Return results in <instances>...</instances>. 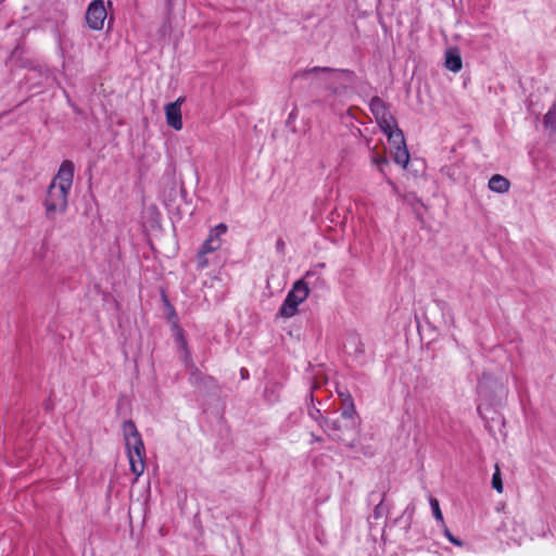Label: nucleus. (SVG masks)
<instances>
[{
	"label": "nucleus",
	"instance_id": "obj_1",
	"mask_svg": "<svg viewBox=\"0 0 556 556\" xmlns=\"http://www.w3.org/2000/svg\"><path fill=\"white\" fill-rule=\"evenodd\" d=\"M74 164L66 160L60 165L56 175L51 180L43 201L46 217L50 220L66 212L68 194L73 186Z\"/></svg>",
	"mask_w": 556,
	"mask_h": 556
},
{
	"label": "nucleus",
	"instance_id": "obj_2",
	"mask_svg": "<svg viewBox=\"0 0 556 556\" xmlns=\"http://www.w3.org/2000/svg\"><path fill=\"white\" fill-rule=\"evenodd\" d=\"M123 437L126 445L127 456L131 472L136 480L144 471L146 448L141 434L132 420H126L122 426Z\"/></svg>",
	"mask_w": 556,
	"mask_h": 556
},
{
	"label": "nucleus",
	"instance_id": "obj_3",
	"mask_svg": "<svg viewBox=\"0 0 556 556\" xmlns=\"http://www.w3.org/2000/svg\"><path fill=\"white\" fill-rule=\"evenodd\" d=\"M315 75L316 78L325 80L326 87L334 93L341 88H346L353 80V73L348 70H332L328 67H313L303 73V76Z\"/></svg>",
	"mask_w": 556,
	"mask_h": 556
},
{
	"label": "nucleus",
	"instance_id": "obj_4",
	"mask_svg": "<svg viewBox=\"0 0 556 556\" xmlns=\"http://www.w3.org/2000/svg\"><path fill=\"white\" fill-rule=\"evenodd\" d=\"M308 295V285L304 279L296 280L279 308V316L283 318L293 317L298 313V306L303 303Z\"/></svg>",
	"mask_w": 556,
	"mask_h": 556
},
{
	"label": "nucleus",
	"instance_id": "obj_5",
	"mask_svg": "<svg viewBox=\"0 0 556 556\" xmlns=\"http://www.w3.org/2000/svg\"><path fill=\"white\" fill-rule=\"evenodd\" d=\"M369 108L386 136H389L390 132L401 130L396 126L395 118L389 112L386 103L380 98H372L370 100Z\"/></svg>",
	"mask_w": 556,
	"mask_h": 556
},
{
	"label": "nucleus",
	"instance_id": "obj_6",
	"mask_svg": "<svg viewBox=\"0 0 556 556\" xmlns=\"http://www.w3.org/2000/svg\"><path fill=\"white\" fill-rule=\"evenodd\" d=\"M387 137L391 146L394 162L405 168L409 162V153L406 149L402 130L390 132Z\"/></svg>",
	"mask_w": 556,
	"mask_h": 556
},
{
	"label": "nucleus",
	"instance_id": "obj_7",
	"mask_svg": "<svg viewBox=\"0 0 556 556\" xmlns=\"http://www.w3.org/2000/svg\"><path fill=\"white\" fill-rule=\"evenodd\" d=\"M106 16L108 12L103 0H93L88 5L86 12V22L91 29H102Z\"/></svg>",
	"mask_w": 556,
	"mask_h": 556
},
{
	"label": "nucleus",
	"instance_id": "obj_8",
	"mask_svg": "<svg viewBox=\"0 0 556 556\" xmlns=\"http://www.w3.org/2000/svg\"><path fill=\"white\" fill-rule=\"evenodd\" d=\"M184 101L185 98L179 97L176 101L166 104L164 108L166 123L175 130H180L182 128L181 105Z\"/></svg>",
	"mask_w": 556,
	"mask_h": 556
},
{
	"label": "nucleus",
	"instance_id": "obj_9",
	"mask_svg": "<svg viewBox=\"0 0 556 556\" xmlns=\"http://www.w3.org/2000/svg\"><path fill=\"white\" fill-rule=\"evenodd\" d=\"M165 305L168 308V320L172 321L173 329L175 331V338L178 345L185 351L186 363L189 361V351L187 350V341L184 337L182 329L177 324V315L174 307L165 299Z\"/></svg>",
	"mask_w": 556,
	"mask_h": 556
},
{
	"label": "nucleus",
	"instance_id": "obj_10",
	"mask_svg": "<svg viewBox=\"0 0 556 556\" xmlns=\"http://www.w3.org/2000/svg\"><path fill=\"white\" fill-rule=\"evenodd\" d=\"M488 186L494 192L506 193L509 190L510 182L504 176L496 174L489 179Z\"/></svg>",
	"mask_w": 556,
	"mask_h": 556
},
{
	"label": "nucleus",
	"instance_id": "obj_11",
	"mask_svg": "<svg viewBox=\"0 0 556 556\" xmlns=\"http://www.w3.org/2000/svg\"><path fill=\"white\" fill-rule=\"evenodd\" d=\"M463 62L459 52L456 49L446 51L445 54V67L454 73L462 70Z\"/></svg>",
	"mask_w": 556,
	"mask_h": 556
},
{
	"label": "nucleus",
	"instance_id": "obj_12",
	"mask_svg": "<svg viewBox=\"0 0 556 556\" xmlns=\"http://www.w3.org/2000/svg\"><path fill=\"white\" fill-rule=\"evenodd\" d=\"M345 402H349V406L341 413V417L348 420L352 427L356 425L355 409L350 395L346 396Z\"/></svg>",
	"mask_w": 556,
	"mask_h": 556
},
{
	"label": "nucleus",
	"instance_id": "obj_13",
	"mask_svg": "<svg viewBox=\"0 0 556 556\" xmlns=\"http://www.w3.org/2000/svg\"><path fill=\"white\" fill-rule=\"evenodd\" d=\"M226 231H227V226L225 224H219V225L215 226L210 231V235H208L207 239H212L214 242H216L218 244V249H219L220 245H222L220 237L223 235H225Z\"/></svg>",
	"mask_w": 556,
	"mask_h": 556
},
{
	"label": "nucleus",
	"instance_id": "obj_14",
	"mask_svg": "<svg viewBox=\"0 0 556 556\" xmlns=\"http://www.w3.org/2000/svg\"><path fill=\"white\" fill-rule=\"evenodd\" d=\"M544 125L552 130L556 129V104H554L544 117Z\"/></svg>",
	"mask_w": 556,
	"mask_h": 556
},
{
	"label": "nucleus",
	"instance_id": "obj_15",
	"mask_svg": "<svg viewBox=\"0 0 556 556\" xmlns=\"http://www.w3.org/2000/svg\"><path fill=\"white\" fill-rule=\"evenodd\" d=\"M323 426L327 431H329L337 440H342L341 437L337 433L341 426L339 424V420H329L325 419Z\"/></svg>",
	"mask_w": 556,
	"mask_h": 556
},
{
	"label": "nucleus",
	"instance_id": "obj_16",
	"mask_svg": "<svg viewBox=\"0 0 556 556\" xmlns=\"http://www.w3.org/2000/svg\"><path fill=\"white\" fill-rule=\"evenodd\" d=\"M430 506H431V509H432V513H433V516H434L435 520L438 522H440L441 526H444L445 522H444V519H443L442 511L440 509L439 501L437 498H434V497H431L430 498Z\"/></svg>",
	"mask_w": 556,
	"mask_h": 556
},
{
	"label": "nucleus",
	"instance_id": "obj_17",
	"mask_svg": "<svg viewBox=\"0 0 556 556\" xmlns=\"http://www.w3.org/2000/svg\"><path fill=\"white\" fill-rule=\"evenodd\" d=\"M492 488L495 489L498 493L503 492V482L498 465L495 466V472L492 477Z\"/></svg>",
	"mask_w": 556,
	"mask_h": 556
},
{
	"label": "nucleus",
	"instance_id": "obj_18",
	"mask_svg": "<svg viewBox=\"0 0 556 556\" xmlns=\"http://www.w3.org/2000/svg\"><path fill=\"white\" fill-rule=\"evenodd\" d=\"M216 250H218V244L216 242H214L212 239H206L204 241V243L202 244V247H201L199 252L208 254V253L214 252Z\"/></svg>",
	"mask_w": 556,
	"mask_h": 556
},
{
	"label": "nucleus",
	"instance_id": "obj_19",
	"mask_svg": "<svg viewBox=\"0 0 556 556\" xmlns=\"http://www.w3.org/2000/svg\"><path fill=\"white\" fill-rule=\"evenodd\" d=\"M371 162L375 164L380 172H383V165L387 164V159L380 153H375L371 155Z\"/></svg>",
	"mask_w": 556,
	"mask_h": 556
},
{
	"label": "nucleus",
	"instance_id": "obj_20",
	"mask_svg": "<svg viewBox=\"0 0 556 556\" xmlns=\"http://www.w3.org/2000/svg\"><path fill=\"white\" fill-rule=\"evenodd\" d=\"M443 528V532H444V535L446 536V539L453 543L454 545H457V546H463V542L460 540H458L457 538H455L451 531L448 530V528L446 527V525L444 526H441Z\"/></svg>",
	"mask_w": 556,
	"mask_h": 556
},
{
	"label": "nucleus",
	"instance_id": "obj_21",
	"mask_svg": "<svg viewBox=\"0 0 556 556\" xmlns=\"http://www.w3.org/2000/svg\"><path fill=\"white\" fill-rule=\"evenodd\" d=\"M208 266V260L205 253L199 252L197 256V267L198 269H204Z\"/></svg>",
	"mask_w": 556,
	"mask_h": 556
},
{
	"label": "nucleus",
	"instance_id": "obj_22",
	"mask_svg": "<svg viewBox=\"0 0 556 556\" xmlns=\"http://www.w3.org/2000/svg\"><path fill=\"white\" fill-rule=\"evenodd\" d=\"M190 374H191V377H190V380L192 383L197 382L198 378H199V374H198V370L195 367L191 366L190 367Z\"/></svg>",
	"mask_w": 556,
	"mask_h": 556
},
{
	"label": "nucleus",
	"instance_id": "obj_23",
	"mask_svg": "<svg viewBox=\"0 0 556 556\" xmlns=\"http://www.w3.org/2000/svg\"><path fill=\"white\" fill-rule=\"evenodd\" d=\"M247 375H248V370H247V369H244V368H242V369H241V376H242V378L244 379V378L247 377Z\"/></svg>",
	"mask_w": 556,
	"mask_h": 556
}]
</instances>
